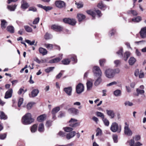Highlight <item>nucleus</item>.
Masks as SVG:
<instances>
[{"mask_svg": "<svg viewBox=\"0 0 146 146\" xmlns=\"http://www.w3.org/2000/svg\"><path fill=\"white\" fill-rule=\"evenodd\" d=\"M23 99L22 98H20L19 99L18 103V106L19 107H20L22 105V104H23Z\"/></svg>", "mask_w": 146, "mask_h": 146, "instance_id": "nucleus-50", "label": "nucleus"}, {"mask_svg": "<svg viewBox=\"0 0 146 146\" xmlns=\"http://www.w3.org/2000/svg\"><path fill=\"white\" fill-rule=\"evenodd\" d=\"M93 72L94 75L96 76H101L102 72L99 67L94 66L93 68Z\"/></svg>", "mask_w": 146, "mask_h": 146, "instance_id": "nucleus-4", "label": "nucleus"}, {"mask_svg": "<svg viewBox=\"0 0 146 146\" xmlns=\"http://www.w3.org/2000/svg\"><path fill=\"white\" fill-rule=\"evenodd\" d=\"M110 129L113 132H117L120 133L121 130V125H118L117 123L115 122L113 123L110 127Z\"/></svg>", "mask_w": 146, "mask_h": 146, "instance_id": "nucleus-2", "label": "nucleus"}, {"mask_svg": "<svg viewBox=\"0 0 146 146\" xmlns=\"http://www.w3.org/2000/svg\"><path fill=\"white\" fill-rule=\"evenodd\" d=\"M84 90V87L83 85L81 83H79L77 86L76 88V91L78 94H80Z\"/></svg>", "mask_w": 146, "mask_h": 146, "instance_id": "nucleus-5", "label": "nucleus"}, {"mask_svg": "<svg viewBox=\"0 0 146 146\" xmlns=\"http://www.w3.org/2000/svg\"><path fill=\"white\" fill-rule=\"evenodd\" d=\"M51 29L57 31H60L63 29V27L60 26L56 25H53L51 27Z\"/></svg>", "mask_w": 146, "mask_h": 146, "instance_id": "nucleus-15", "label": "nucleus"}, {"mask_svg": "<svg viewBox=\"0 0 146 146\" xmlns=\"http://www.w3.org/2000/svg\"><path fill=\"white\" fill-rule=\"evenodd\" d=\"M37 127V125L35 124L31 127V131L32 132L34 133L36 131Z\"/></svg>", "mask_w": 146, "mask_h": 146, "instance_id": "nucleus-39", "label": "nucleus"}, {"mask_svg": "<svg viewBox=\"0 0 146 146\" xmlns=\"http://www.w3.org/2000/svg\"><path fill=\"white\" fill-rule=\"evenodd\" d=\"M141 37L143 38L146 37V27L142 28L139 32Z\"/></svg>", "mask_w": 146, "mask_h": 146, "instance_id": "nucleus-11", "label": "nucleus"}, {"mask_svg": "<svg viewBox=\"0 0 146 146\" xmlns=\"http://www.w3.org/2000/svg\"><path fill=\"white\" fill-rule=\"evenodd\" d=\"M22 3L21 5V7L22 9H25L27 8L29 6L28 3L25 0H22Z\"/></svg>", "mask_w": 146, "mask_h": 146, "instance_id": "nucleus-22", "label": "nucleus"}, {"mask_svg": "<svg viewBox=\"0 0 146 146\" xmlns=\"http://www.w3.org/2000/svg\"><path fill=\"white\" fill-rule=\"evenodd\" d=\"M96 135L98 136L99 135H101L102 134V131L99 128H98L96 130Z\"/></svg>", "mask_w": 146, "mask_h": 146, "instance_id": "nucleus-52", "label": "nucleus"}, {"mask_svg": "<svg viewBox=\"0 0 146 146\" xmlns=\"http://www.w3.org/2000/svg\"><path fill=\"white\" fill-rule=\"evenodd\" d=\"M45 46L48 50H51L53 48V45L51 44H45Z\"/></svg>", "mask_w": 146, "mask_h": 146, "instance_id": "nucleus-45", "label": "nucleus"}, {"mask_svg": "<svg viewBox=\"0 0 146 146\" xmlns=\"http://www.w3.org/2000/svg\"><path fill=\"white\" fill-rule=\"evenodd\" d=\"M7 116L3 111H0V119H7Z\"/></svg>", "mask_w": 146, "mask_h": 146, "instance_id": "nucleus-34", "label": "nucleus"}, {"mask_svg": "<svg viewBox=\"0 0 146 146\" xmlns=\"http://www.w3.org/2000/svg\"><path fill=\"white\" fill-rule=\"evenodd\" d=\"M127 143H128L129 145L130 146H134L135 143L134 139H131L129 141H127Z\"/></svg>", "mask_w": 146, "mask_h": 146, "instance_id": "nucleus-43", "label": "nucleus"}, {"mask_svg": "<svg viewBox=\"0 0 146 146\" xmlns=\"http://www.w3.org/2000/svg\"><path fill=\"white\" fill-rule=\"evenodd\" d=\"M39 53L43 55H45L47 53V51L46 49L42 47H40L39 48Z\"/></svg>", "mask_w": 146, "mask_h": 146, "instance_id": "nucleus-21", "label": "nucleus"}, {"mask_svg": "<svg viewBox=\"0 0 146 146\" xmlns=\"http://www.w3.org/2000/svg\"><path fill=\"white\" fill-rule=\"evenodd\" d=\"M13 90L11 88H10L7 90L5 93V99H8L10 98L12 96L13 93Z\"/></svg>", "mask_w": 146, "mask_h": 146, "instance_id": "nucleus-12", "label": "nucleus"}, {"mask_svg": "<svg viewBox=\"0 0 146 146\" xmlns=\"http://www.w3.org/2000/svg\"><path fill=\"white\" fill-rule=\"evenodd\" d=\"M65 131L67 132H69L71 131H72L73 130V129L72 128L69 127H64L63 128Z\"/></svg>", "mask_w": 146, "mask_h": 146, "instance_id": "nucleus-49", "label": "nucleus"}, {"mask_svg": "<svg viewBox=\"0 0 146 146\" xmlns=\"http://www.w3.org/2000/svg\"><path fill=\"white\" fill-rule=\"evenodd\" d=\"M106 111L107 114L111 119H113L114 117L115 114L113 110H107Z\"/></svg>", "mask_w": 146, "mask_h": 146, "instance_id": "nucleus-14", "label": "nucleus"}, {"mask_svg": "<svg viewBox=\"0 0 146 146\" xmlns=\"http://www.w3.org/2000/svg\"><path fill=\"white\" fill-rule=\"evenodd\" d=\"M95 12L96 13L97 15L99 17H100L102 15V14L101 12L98 10H95Z\"/></svg>", "mask_w": 146, "mask_h": 146, "instance_id": "nucleus-57", "label": "nucleus"}, {"mask_svg": "<svg viewBox=\"0 0 146 146\" xmlns=\"http://www.w3.org/2000/svg\"><path fill=\"white\" fill-rule=\"evenodd\" d=\"M24 28L26 31L28 32H31L32 31V29L28 26H24Z\"/></svg>", "mask_w": 146, "mask_h": 146, "instance_id": "nucleus-44", "label": "nucleus"}, {"mask_svg": "<svg viewBox=\"0 0 146 146\" xmlns=\"http://www.w3.org/2000/svg\"><path fill=\"white\" fill-rule=\"evenodd\" d=\"M76 135V132L75 131H73L67 134L66 135V138L69 139L73 137Z\"/></svg>", "mask_w": 146, "mask_h": 146, "instance_id": "nucleus-20", "label": "nucleus"}, {"mask_svg": "<svg viewBox=\"0 0 146 146\" xmlns=\"http://www.w3.org/2000/svg\"><path fill=\"white\" fill-rule=\"evenodd\" d=\"M141 138V136L139 135H136L134 137H133V139H135V140L136 141L139 140Z\"/></svg>", "mask_w": 146, "mask_h": 146, "instance_id": "nucleus-56", "label": "nucleus"}, {"mask_svg": "<svg viewBox=\"0 0 146 146\" xmlns=\"http://www.w3.org/2000/svg\"><path fill=\"white\" fill-rule=\"evenodd\" d=\"M136 61V59L133 57H131L129 60V63L130 65H132Z\"/></svg>", "mask_w": 146, "mask_h": 146, "instance_id": "nucleus-27", "label": "nucleus"}, {"mask_svg": "<svg viewBox=\"0 0 146 146\" xmlns=\"http://www.w3.org/2000/svg\"><path fill=\"white\" fill-rule=\"evenodd\" d=\"M87 89L88 90H90L92 89L93 85L92 82L88 81L86 83Z\"/></svg>", "mask_w": 146, "mask_h": 146, "instance_id": "nucleus-28", "label": "nucleus"}, {"mask_svg": "<svg viewBox=\"0 0 146 146\" xmlns=\"http://www.w3.org/2000/svg\"><path fill=\"white\" fill-rule=\"evenodd\" d=\"M52 8V7H51L44 6V9L47 11L49 10H51Z\"/></svg>", "mask_w": 146, "mask_h": 146, "instance_id": "nucleus-59", "label": "nucleus"}, {"mask_svg": "<svg viewBox=\"0 0 146 146\" xmlns=\"http://www.w3.org/2000/svg\"><path fill=\"white\" fill-rule=\"evenodd\" d=\"M63 91L68 96H71L72 95V88L71 86L66 87L63 89Z\"/></svg>", "mask_w": 146, "mask_h": 146, "instance_id": "nucleus-9", "label": "nucleus"}, {"mask_svg": "<svg viewBox=\"0 0 146 146\" xmlns=\"http://www.w3.org/2000/svg\"><path fill=\"white\" fill-rule=\"evenodd\" d=\"M44 37L45 39L48 40L52 38V36L51 34L46 33Z\"/></svg>", "mask_w": 146, "mask_h": 146, "instance_id": "nucleus-40", "label": "nucleus"}, {"mask_svg": "<svg viewBox=\"0 0 146 146\" xmlns=\"http://www.w3.org/2000/svg\"><path fill=\"white\" fill-rule=\"evenodd\" d=\"M44 124L42 123H40L38 127V131L40 132H43L44 131Z\"/></svg>", "mask_w": 146, "mask_h": 146, "instance_id": "nucleus-30", "label": "nucleus"}, {"mask_svg": "<svg viewBox=\"0 0 146 146\" xmlns=\"http://www.w3.org/2000/svg\"><path fill=\"white\" fill-rule=\"evenodd\" d=\"M39 92V91L37 89L33 90L31 92V96L33 97L36 96Z\"/></svg>", "mask_w": 146, "mask_h": 146, "instance_id": "nucleus-24", "label": "nucleus"}, {"mask_svg": "<svg viewBox=\"0 0 146 146\" xmlns=\"http://www.w3.org/2000/svg\"><path fill=\"white\" fill-rule=\"evenodd\" d=\"M124 129L125 134L129 136H131L133 134L132 131L131 130L129 127H125Z\"/></svg>", "mask_w": 146, "mask_h": 146, "instance_id": "nucleus-16", "label": "nucleus"}, {"mask_svg": "<svg viewBox=\"0 0 146 146\" xmlns=\"http://www.w3.org/2000/svg\"><path fill=\"white\" fill-rule=\"evenodd\" d=\"M52 121H46V126L48 127H49L52 125Z\"/></svg>", "mask_w": 146, "mask_h": 146, "instance_id": "nucleus-54", "label": "nucleus"}, {"mask_svg": "<svg viewBox=\"0 0 146 146\" xmlns=\"http://www.w3.org/2000/svg\"><path fill=\"white\" fill-rule=\"evenodd\" d=\"M77 120L76 119L71 118L69 121L70 123V126L72 127H76L79 125V123L77 122Z\"/></svg>", "mask_w": 146, "mask_h": 146, "instance_id": "nucleus-7", "label": "nucleus"}, {"mask_svg": "<svg viewBox=\"0 0 146 146\" xmlns=\"http://www.w3.org/2000/svg\"><path fill=\"white\" fill-rule=\"evenodd\" d=\"M130 53L128 51H126L124 54L123 56L124 60L126 61L130 55Z\"/></svg>", "mask_w": 146, "mask_h": 146, "instance_id": "nucleus-31", "label": "nucleus"}, {"mask_svg": "<svg viewBox=\"0 0 146 146\" xmlns=\"http://www.w3.org/2000/svg\"><path fill=\"white\" fill-rule=\"evenodd\" d=\"M125 106H131L133 105V104L132 102L129 101H127L125 102Z\"/></svg>", "mask_w": 146, "mask_h": 146, "instance_id": "nucleus-63", "label": "nucleus"}, {"mask_svg": "<svg viewBox=\"0 0 146 146\" xmlns=\"http://www.w3.org/2000/svg\"><path fill=\"white\" fill-rule=\"evenodd\" d=\"M61 56H60V58L58 57L52 59L49 61V63H55L59 62L62 58V55L61 54Z\"/></svg>", "mask_w": 146, "mask_h": 146, "instance_id": "nucleus-18", "label": "nucleus"}, {"mask_svg": "<svg viewBox=\"0 0 146 146\" xmlns=\"http://www.w3.org/2000/svg\"><path fill=\"white\" fill-rule=\"evenodd\" d=\"M98 7L99 8L103 10H105L106 8V6L103 4L102 2H100L98 5Z\"/></svg>", "mask_w": 146, "mask_h": 146, "instance_id": "nucleus-29", "label": "nucleus"}, {"mask_svg": "<svg viewBox=\"0 0 146 146\" xmlns=\"http://www.w3.org/2000/svg\"><path fill=\"white\" fill-rule=\"evenodd\" d=\"M104 125L107 126H109V121L106 118L104 117L102 119Z\"/></svg>", "mask_w": 146, "mask_h": 146, "instance_id": "nucleus-42", "label": "nucleus"}, {"mask_svg": "<svg viewBox=\"0 0 146 146\" xmlns=\"http://www.w3.org/2000/svg\"><path fill=\"white\" fill-rule=\"evenodd\" d=\"M55 4L56 7L59 8H63L65 6V3L64 2L61 1H56Z\"/></svg>", "mask_w": 146, "mask_h": 146, "instance_id": "nucleus-8", "label": "nucleus"}, {"mask_svg": "<svg viewBox=\"0 0 146 146\" xmlns=\"http://www.w3.org/2000/svg\"><path fill=\"white\" fill-rule=\"evenodd\" d=\"M106 76L109 78H111L114 76V70L113 69H108L105 72Z\"/></svg>", "mask_w": 146, "mask_h": 146, "instance_id": "nucleus-3", "label": "nucleus"}, {"mask_svg": "<svg viewBox=\"0 0 146 146\" xmlns=\"http://www.w3.org/2000/svg\"><path fill=\"white\" fill-rule=\"evenodd\" d=\"M77 17L79 21H81L85 18L86 16L82 14L78 13L77 14Z\"/></svg>", "mask_w": 146, "mask_h": 146, "instance_id": "nucleus-19", "label": "nucleus"}, {"mask_svg": "<svg viewBox=\"0 0 146 146\" xmlns=\"http://www.w3.org/2000/svg\"><path fill=\"white\" fill-rule=\"evenodd\" d=\"M54 68V67H48L45 70V71L46 73H48L52 71Z\"/></svg>", "mask_w": 146, "mask_h": 146, "instance_id": "nucleus-48", "label": "nucleus"}, {"mask_svg": "<svg viewBox=\"0 0 146 146\" xmlns=\"http://www.w3.org/2000/svg\"><path fill=\"white\" fill-rule=\"evenodd\" d=\"M75 4L77 6L78 8H82L83 6V3L81 2H79L78 3H76Z\"/></svg>", "mask_w": 146, "mask_h": 146, "instance_id": "nucleus-46", "label": "nucleus"}, {"mask_svg": "<svg viewBox=\"0 0 146 146\" xmlns=\"http://www.w3.org/2000/svg\"><path fill=\"white\" fill-rule=\"evenodd\" d=\"M144 74L142 70H141L139 74V78H142L144 77Z\"/></svg>", "mask_w": 146, "mask_h": 146, "instance_id": "nucleus-55", "label": "nucleus"}, {"mask_svg": "<svg viewBox=\"0 0 146 146\" xmlns=\"http://www.w3.org/2000/svg\"><path fill=\"white\" fill-rule=\"evenodd\" d=\"M39 17L36 18L33 22V24H37L39 22Z\"/></svg>", "mask_w": 146, "mask_h": 146, "instance_id": "nucleus-58", "label": "nucleus"}, {"mask_svg": "<svg viewBox=\"0 0 146 146\" xmlns=\"http://www.w3.org/2000/svg\"><path fill=\"white\" fill-rule=\"evenodd\" d=\"M68 111L69 113L75 115H77L79 113V110L78 109L74 108L69 109Z\"/></svg>", "mask_w": 146, "mask_h": 146, "instance_id": "nucleus-10", "label": "nucleus"}, {"mask_svg": "<svg viewBox=\"0 0 146 146\" xmlns=\"http://www.w3.org/2000/svg\"><path fill=\"white\" fill-rule=\"evenodd\" d=\"M136 91L137 93V96H138L139 94H142L144 93V91L143 90H140L139 89H137Z\"/></svg>", "mask_w": 146, "mask_h": 146, "instance_id": "nucleus-47", "label": "nucleus"}, {"mask_svg": "<svg viewBox=\"0 0 146 146\" xmlns=\"http://www.w3.org/2000/svg\"><path fill=\"white\" fill-rule=\"evenodd\" d=\"M26 42L28 44H29L31 45H33L35 43V40H33L32 42H31L30 40H25Z\"/></svg>", "mask_w": 146, "mask_h": 146, "instance_id": "nucleus-51", "label": "nucleus"}, {"mask_svg": "<svg viewBox=\"0 0 146 146\" xmlns=\"http://www.w3.org/2000/svg\"><path fill=\"white\" fill-rule=\"evenodd\" d=\"M63 22L65 23H68L69 24L74 25H75L76 21L75 19H70L69 18H65L63 19Z\"/></svg>", "mask_w": 146, "mask_h": 146, "instance_id": "nucleus-6", "label": "nucleus"}, {"mask_svg": "<svg viewBox=\"0 0 146 146\" xmlns=\"http://www.w3.org/2000/svg\"><path fill=\"white\" fill-rule=\"evenodd\" d=\"M117 84V82L115 81H113L107 84V86H112L113 85H116Z\"/></svg>", "mask_w": 146, "mask_h": 146, "instance_id": "nucleus-61", "label": "nucleus"}, {"mask_svg": "<svg viewBox=\"0 0 146 146\" xmlns=\"http://www.w3.org/2000/svg\"><path fill=\"white\" fill-rule=\"evenodd\" d=\"M105 59H102L100 60V64L101 66H103L104 65V63L105 62Z\"/></svg>", "mask_w": 146, "mask_h": 146, "instance_id": "nucleus-60", "label": "nucleus"}, {"mask_svg": "<svg viewBox=\"0 0 146 146\" xmlns=\"http://www.w3.org/2000/svg\"><path fill=\"white\" fill-rule=\"evenodd\" d=\"M7 30L11 33H13L14 32V29L13 27L12 26H8L7 29Z\"/></svg>", "mask_w": 146, "mask_h": 146, "instance_id": "nucleus-36", "label": "nucleus"}, {"mask_svg": "<svg viewBox=\"0 0 146 146\" xmlns=\"http://www.w3.org/2000/svg\"><path fill=\"white\" fill-rule=\"evenodd\" d=\"M1 27L3 29H5L7 25V23L5 20L1 21Z\"/></svg>", "mask_w": 146, "mask_h": 146, "instance_id": "nucleus-32", "label": "nucleus"}, {"mask_svg": "<svg viewBox=\"0 0 146 146\" xmlns=\"http://www.w3.org/2000/svg\"><path fill=\"white\" fill-rule=\"evenodd\" d=\"M17 5H8L7 7L8 9L11 11H14L15 10L17 7Z\"/></svg>", "mask_w": 146, "mask_h": 146, "instance_id": "nucleus-26", "label": "nucleus"}, {"mask_svg": "<svg viewBox=\"0 0 146 146\" xmlns=\"http://www.w3.org/2000/svg\"><path fill=\"white\" fill-rule=\"evenodd\" d=\"M132 21L134 22L138 23L141 21L142 18L140 16H137L131 19Z\"/></svg>", "mask_w": 146, "mask_h": 146, "instance_id": "nucleus-25", "label": "nucleus"}, {"mask_svg": "<svg viewBox=\"0 0 146 146\" xmlns=\"http://www.w3.org/2000/svg\"><path fill=\"white\" fill-rule=\"evenodd\" d=\"M123 52V49L122 48H121L120 50L117 52V53L118 54L119 56L121 57L122 56V54Z\"/></svg>", "mask_w": 146, "mask_h": 146, "instance_id": "nucleus-53", "label": "nucleus"}, {"mask_svg": "<svg viewBox=\"0 0 146 146\" xmlns=\"http://www.w3.org/2000/svg\"><path fill=\"white\" fill-rule=\"evenodd\" d=\"M70 62V60L68 58L64 59L62 61V64L64 65H68L69 64Z\"/></svg>", "mask_w": 146, "mask_h": 146, "instance_id": "nucleus-37", "label": "nucleus"}, {"mask_svg": "<svg viewBox=\"0 0 146 146\" xmlns=\"http://www.w3.org/2000/svg\"><path fill=\"white\" fill-rule=\"evenodd\" d=\"M127 13L129 14H131L133 16H136L137 15L138 13L136 11L134 10H130L127 11Z\"/></svg>", "mask_w": 146, "mask_h": 146, "instance_id": "nucleus-35", "label": "nucleus"}, {"mask_svg": "<svg viewBox=\"0 0 146 146\" xmlns=\"http://www.w3.org/2000/svg\"><path fill=\"white\" fill-rule=\"evenodd\" d=\"M69 58L73 62V63H76L77 62L76 56L75 55H72L70 56V57H69Z\"/></svg>", "mask_w": 146, "mask_h": 146, "instance_id": "nucleus-33", "label": "nucleus"}, {"mask_svg": "<svg viewBox=\"0 0 146 146\" xmlns=\"http://www.w3.org/2000/svg\"><path fill=\"white\" fill-rule=\"evenodd\" d=\"M96 115L98 117H100L102 118V119L104 117V115L103 113L102 112L97 111L96 113Z\"/></svg>", "mask_w": 146, "mask_h": 146, "instance_id": "nucleus-41", "label": "nucleus"}, {"mask_svg": "<svg viewBox=\"0 0 146 146\" xmlns=\"http://www.w3.org/2000/svg\"><path fill=\"white\" fill-rule=\"evenodd\" d=\"M36 9L34 7H30L28 11H32L33 12L36 11Z\"/></svg>", "mask_w": 146, "mask_h": 146, "instance_id": "nucleus-64", "label": "nucleus"}, {"mask_svg": "<svg viewBox=\"0 0 146 146\" xmlns=\"http://www.w3.org/2000/svg\"><path fill=\"white\" fill-rule=\"evenodd\" d=\"M6 134L5 133L3 134H0V139H4L6 137Z\"/></svg>", "mask_w": 146, "mask_h": 146, "instance_id": "nucleus-62", "label": "nucleus"}, {"mask_svg": "<svg viewBox=\"0 0 146 146\" xmlns=\"http://www.w3.org/2000/svg\"><path fill=\"white\" fill-rule=\"evenodd\" d=\"M34 121V119L32 118L31 115L30 113H27L22 117V122L24 125H28Z\"/></svg>", "mask_w": 146, "mask_h": 146, "instance_id": "nucleus-1", "label": "nucleus"}, {"mask_svg": "<svg viewBox=\"0 0 146 146\" xmlns=\"http://www.w3.org/2000/svg\"><path fill=\"white\" fill-rule=\"evenodd\" d=\"M46 114H44L40 115L37 118V120L39 122H42L46 119Z\"/></svg>", "mask_w": 146, "mask_h": 146, "instance_id": "nucleus-17", "label": "nucleus"}, {"mask_svg": "<svg viewBox=\"0 0 146 146\" xmlns=\"http://www.w3.org/2000/svg\"><path fill=\"white\" fill-rule=\"evenodd\" d=\"M60 110V108L59 107H57L53 108L52 111V119L55 120L56 118L55 114L58 111Z\"/></svg>", "mask_w": 146, "mask_h": 146, "instance_id": "nucleus-13", "label": "nucleus"}, {"mask_svg": "<svg viewBox=\"0 0 146 146\" xmlns=\"http://www.w3.org/2000/svg\"><path fill=\"white\" fill-rule=\"evenodd\" d=\"M101 77V76H99L97 79L96 80L94 83V85L95 86H97L102 82V80Z\"/></svg>", "mask_w": 146, "mask_h": 146, "instance_id": "nucleus-23", "label": "nucleus"}, {"mask_svg": "<svg viewBox=\"0 0 146 146\" xmlns=\"http://www.w3.org/2000/svg\"><path fill=\"white\" fill-rule=\"evenodd\" d=\"M113 94L116 96H120L121 94V91L119 90H117L113 92Z\"/></svg>", "mask_w": 146, "mask_h": 146, "instance_id": "nucleus-38", "label": "nucleus"}]
</instances>
